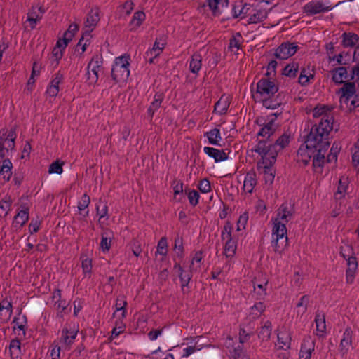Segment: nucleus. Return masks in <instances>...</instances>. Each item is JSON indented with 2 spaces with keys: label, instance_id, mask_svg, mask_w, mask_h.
Returning a JSON list of instances; mask_svg holds the SVG:
<instances>
[{
  "label": "nucleus",
  "instance_id": "obj_1",
  "mask_svg": "<svg viewBox=\"0 0 359 359\" xmlns=\"http://www.w3.org/2000/svg\"><path fill=\"white\" fill-rule=\"evenodd\" d=\"M294 209L288 203H283L272 219L271 247L275 252L281 254L288 245L286 224L292 219Z\"/></svg>",
  "mask_w": 359,
  "mask_h": 359
},
{
  "label": "nucleus",
  "instance_id": "obj_2",
  "mask_svg": "<svg viewBox=\"0 0 359 359\" xmlns=\"http://www.w3.org/2000/svg\"><path fill=\"white\" fill-rule=\"evenodd\" d=\"M253 151L261 156V160L257 163V169L263 174L265 183L271 184L275 177L273 165L276 160V151L269 150L264 143H257Z\"/></svg>",
  "mask_w": 359,
  "mask_h": 359
},
{
  "label": "nucleus",
  "instance_id": "obj_3",
  "mask_svg": "<svg viewBox=\"0 0 359 359\" xmlns=\"http://www.w3.org/2000/svg\"><path fill=\"white\" fill-rule=\"evenodd\" d=\"M313 116L320 118V121L310 132H313V135H318L320 138L328 140L329 134L333 128L334 116L332 109L325 105L317 106L313 111Z\"/></svg>",
  "mask_w": 359,
  "mask_h": 359
},
{
  "label": "nucleus",
  "instance_id": "obj_4",
  "mask_svg": "<svg viewBox=\"0 0 359 359\" xmlns=\"http://www.w3.org/2000/svg\"><path fill=\"white\" fill-rule=\"evenodd\" d=\"M278 86L273 81L264 78L257 83V89L252 96L256 102H262L267 109H276L277 103L273 102L271 98L278 92Z\"/></svg>",
  "mask_w": 359,
  "mask_h": 359
},
{
  "label": "nucleus",
  "instance_id": "obj_5",
  "mask_svg": "<svg viewBox=\"0 0 359 359\" xmlns=\"http://www.w3.org/2000/svg\"><path fill=\"white\" fill-rule=\"evenodd\" d=\"M320 144H323L324 148L330 146V142L327 139L320 138L318 135H313V132H310L307 136L305 144L301 145L297 151V161L307 165L311 157H313L316 153L317 149Z\"/></svg>",
  "mask_w": 359,
  "mask_h": 359
},
{
  "label": "nucleus",
  "instance_id": "obj_6",
  "mask_svg": "<svg viewBox=\"0 0 359 359\" xmlns=\"http://www.w3.org/2000/svg\"><path fill=\"white\" fill-rule=\"evenodd\" d=\"M130 56L124 55L116 57L111 69V77L116 83H125L130 76Z\"/></svg>",
  "mask_w": 359,
  "mask_h": 359
},
{
  "label": "nucleus",
  "instance_id": "obj_7",
  "mask_svg": "<svg viewBox=\"0 0 359 359\" xmlns=\"http://www.w3.org/2000/svg\"><path fill=\"white\" fill-rule=\"evenodd\" d=\"M221 238L224 243V254L227 258L235 256L237 250V237L233 234V226L226 222L221 232Z\"/></svg>",
  "mask_w": 359,
  "mask_h": 359
},
{
  "label": "nucleus",
  "instance_id": "obj_8",
  "mask_svg": "<svg viewBox=\"0 0 359 359\" xmlns=\"http://www.w3.org/2000/svg\"><path fill=\"white\" fill-rule=\"evenodd\" d=\"M250 338L248 334L244 329H240L239 331V342L236 346L233 345V340L231 337H228L225 342V346L229 350V353L233 359H239L240 358H246L243 356V344L248 341Z\"/></svg>",
  "mask_w": 359,
  "mask_h": 359
},
{
  "label": "nucleus",
  "instance_id": "obj_9",
  "mask_svg": "<svg viewBox=\"0 0 359 359\" xmlns=\"http://www.w3.org/2000/svg\"><path fill=\"white\" fill-rule=\"evenodd\" d=\"M79 332V327L74 323L67 324L61 331L59 344L63 350H69L74 343Z\"/></svg>",
  "mask_w": 359,
  "mask_h": 359
},
{
  "label": "nucleus",
  "instance_id": "obj_10",
  "mask_svg": "<svg viewBox=\"0 0 359 359\" xmlns=\"http://www.w3.org/2000/svg\"><path fill=\"white\" fill-rule=\"evenodd\" d=\"M336 6L332 5L328 0H312L304 6L303 11L307 15H313L332 11Z\"/></svg>",
  "mask_w": 359,
  "mask_h": 359
},
{
  "label": "nucleus",
  "instance_id": "obj_11",
  "mask_svg": "<svg viewBox=\"0 0 359 359\" xmlns=\"http://www.w3.org/2000/svg\"><path fill=\"white\" fill-rule=\"evenodd\" d=\"M103 59L100 55H94L87 66V81L90 85H95L98 81L99 72L102 68Z\"/></svg>",
  "mask_w": 359,
  "mask_h": 359
},
{
  "label": "nucleus",
  "instance_id": "obj_12",
  "mask_svg": "<svg viewBox=\"0 0 359 359\" xmlns=\"http://www.w3.org/2000/svg\"><path fill=\"white\" fill-rule=\"evenodd\" d=\"M268 11L262 3L253 4L248 19V24H257L264 20L268 15Z\"/></svg>",
  "mask_w": 359,
  "mask_h": 359
},
{
  "label": "nucleus",
  "instance_id": "obj_13",
  "mask_svg": "<svg viewBox=\"0 0 359 359\" xmlns=\"http://www.w3.org/2000/svg\"><path fill=\"white\" fill-rule=\"evenodd\" d=\"M298 46L295 43L284 42L275 50V57L279 60H287L295 54Z\"/></svg>",
  "mask_w": 359,
  "mask_h": 359
},
{
  "label": "nucleus",
  "instance_id": "obj_14",
  "mask_svg": "<svg viewBox=\"0 0 359 359\" xmlns=\"http://www.w3.org/2000/svg\"><path fill=\"white\" fill-rule=\"evenodd\" d=\"M344 250H341V254L346 260L347 269L346 271V280L348 284L353 283L355 273L358 269V262L355 257L346 255Z\"/></svg>",
  "mask_w": 359,
  "mask_h": 359
},
{
  "label": "nucleus",
  "instance_id": "obj_15",
  "mask_svg": "<svg viewBox=\"0 0 359 359\" xmlns=\"http://www.w3.org/2000/svg\"><path fill=\"white\" fill-rule=\"evenodd\" d=\"M316 346L315 339L310 336L304 338L299 350V359H311Z\"/></svg>",
  "mask_w": 359,
  "mask_h": 359
},
{
  "label": "nucleus",
  "instance_id": "obj_16",
  "mask_svg": "<svg viewBox=\"0 0 359 359\" xmlns=\"http://www.w3.org/2000/svg\"><path fill=\"white\" fill-rule=\"evenodd\" d=\"M165 39L162 37L157 38L153 45V47L146 52V57L149 63H153L155 58L158 57L163 52L165 46Z\"/></svg>",
  "mask_w": 359,
  "mask_h": 359
},
{
  "label": "nucleus",
  "instance_id": "obj_17",
  "mask_svg": "<svg viewBox=\"0 0 359 359\" xmlns=\"http://www.w3.org/2000/svg\"><path fill=\"white\" fill-rule=\"evenodd\" d=\"M290 140V135L287 133L283 134L274 144H271L269 142L266 140H259L258 143H264L265 146H266L269 150H273L276 152V156L278 155V151L284 149L286 146L288 145Z\"/></svg>",
  "mask_w": 359,
  "mask_h": 359
},
{
  "label": "nucleus",
  "instance_id": "obj_18",
  "mask_svg": "<svg viewBox=\"0 0 359 359\" xmlns=\"http://www.w3.org/2000/svg\"><path fill=\"white\" fill-rule=\"evenodd\" d=\"M353 332L351 327H346L342 334L339 344V352L344 356L346 355L352 347Z\"/></svg>",
  "mask_w": 359,
  "mask_h": 359
},
{
  "label": "nucleus",
  "instance_id": "obj_19",
  "mask_svg": "<svg viewBox=\"0 0 359 359\" xmlns=\"http://www.w3.org/2000/svg\"><path fill=\"white\" fill-rule=\"evenodd\" d=\"M329 147L324 148L323 144H320L319 147L317 149V151L313 156V170L316 173H322L323 165L325 163V154Z\"/></svg>",
  "mask_w": 359,
  "mask_h": 359
},
{
  "label": "nucleus",
  "instance_id": "obj_20",
  "mask_svg": "<svg viewBox=\"0 0 359 359\" xmlns=\"http://www.w3.org/2000/svg\"><path fill=\"white\" fill-rule=\"evenodd\" d=\"M99 20V9L97 8H92L87 15L84 25V32L90 34V33L95 29Z\"/></svg>",
  "mask_w": 359,
  "mask_h": 359
},
{
  "label": "nucleus",
  "instance_id": "obj_21",
  "mask_svg": "<svg viewBox=\"0 0 359 359\" xmlns=\"http://www.w3.org/2000/svg\"><path fill=\"white\" fill-rule=\"evenodd\" d=\"M13 314V304L8 299L0 302V322L7 323Z\"/></svg>",
  "mask_w": 359,
  "mask_h": 359
},
{
  "label": "nucleus",
  "instance_id": "obj_22",
  "mask_svg": "<svg viewBox=\"0 0 359 359\" xmlns=\"http://www.w3.org/2000/svg\"><path fill=\"white\" fill-rule=\"evenodd\" d=\"M29 210L28 207L24 206L14 217L12 226L15 229H21L27 223L29 219Z\"/></svg>",
  "mask_w": 359,
  "mask_h": 359
},
{
  "label": "nucleus",
  "instance_id": "obj_23",
  "mask_svg": "<svg viewBox=\"0 0 359 359\" xmlns=\"http://www.w3.org/2000/svg\"><path fill=\"white\" fill-rule=\"evenodd\" d=\"M203 151L210 158H213L216 163L224 161L228 158V155L222 149L205 147L203 148Z\"/></svg>",
  "mask_w": 359,
  "mask_h": 359
},
{
  "label": "nucleus",
  "instance_id": "obj_24",
  "mask_svg": "<svg viewBox=\"0 0 359 359\" xmlns=\"http://www.w3.org/2000/svg\"><path fill=\"white\" fill-rule=\"evenodd\" d=\"M206 4L213 15H219L229 5V0H205Z\"/></svg>",
  "mask_w": 359,
  "mask_h": 359
},
{
  "label": "nucleus",
  "instance_id": "obj_25",
  "mask_svg": "<svg viewBox=\"0 0 359 359\" xmlns=\"http://www.w3.org/2000/svg\"><path fill=\"white\" fill-rule=\"evenodd\" d=\"M257 183L256 173L252 171L247 172L243 180V191L245 193L252 194Z\"/></svg>",
  "mask_w": 359,
  "mask_h": 359
},
{
  "label": "nucleus",
  "instance_id": "obj_26",
  "mask_svg": "<svg viewBox=\"0 0 359 359\" xmlns=\"http://www.w3.org/2000/svg\"><path fill=\"white\" fill-rule=\"evenodd\" d=\"M265 309L266 306L263 302H257L249 308L247 313V318L250 320H255L262 315Z\"/></svg>",
  "mask_w": 359,
  "mask_h": 359
},
{
  "label": "nucleus",
  "instance_id": "obj_27",
  "mask_svg": "<svg viewBox=\"0 0 359 359\" xmlns=\"http://www.w3.org/2000/svg\"><path fill=\"white\" fill-rule=\"evenodd\" d=\"M349 183L350 181L348 177L342 176L340 177L338 182L337 190L334 194L336 200H341L345 197L348 191Z\"/></svg>",
  "mask_w": 359,
  "mask_h": 359
},
{
  "label": "nucleus",
  "instance_id": "obj_28",
  "mask_svg": "<svg viewBox=\"0 0 359 359\" xmlns=\"http://www.w3.org/2000/svg\"><path fill=\"white\" fill-rule=\"evenodd\" d=\"M315 323L316 327V335L319 337H323L326 332L325 316L321 312H316L315 316Z\"/></svg>",
  "mask_w": 359,
  "mask_h": 359
},
{
  "label": "nucleus",
  "instance_id": "obj_29",
  "mask_svg": "<svg viewBox=\"0 0 359 359\" xmlns=\"http://www.w3.org/2000/svg\"><path fill=\"white\" fill-rule=\"evenodd\" d=\"M292 337L289 331L283 330L278 334V346L280 349L288 350L291 346Z\"/></svg>",
  "mask_w": 359,
  "mask_h": 359
},
{
  "label": "nucleus",
  "instance_id": "obj_30",
  "mask_svg": "<svg viewBox=\"0 0 359 359\" xmlns=\"http://www.w3.org/2000/svg\"><path fill=\"white\" fill-rule=\"evenodd\" d=\"M145 19L146 15L143 11L135 12L128 24L129 29L132 32L136 31L140 27Z\"/></svg>",
  "mask_w": 359,
  "mask_h": 359
},
{
  "label": "nucleus",
  "instance_id": "obj_31",
  "mask_svg": "<svg viewBox=\"0 0 359 359\" xmlns=\"http://www.w3.org/2000/svg\"><path fill=\"white\" fill-rule=\"evenodd\" d=\"M230 105L229 96L223 95L215 103L214 111L218 114L222 115L226 113Z\"/></svg>",
  "mask_w": 359,
  "mask_h": 359
},
{
  "label": "nucleus",
  "instance_id": "obj_32",
  "mask_svg": "<svg viewBox=\"0 0 359 359\" xmlns=\"http://www.w3.org/2000/svg\"><path fill=\"white\" fill-rule=\"evenodd\" d=\"M202 55L200 53H194L189 61V70L191 73L197 75L202 67Z\"/></svg>",
  "mask_w": 359,
  "mask_h": 359
},
{
  "label": "nucleus",
  "instance_id": "obj_33",
  "mask_svg": "<svg viewBox=\"0 0 359 359\" xmlns=\"http://www.w3.org/2000/svg\"><path fill=\"white\" fill-rule=\"evenodd\" d=\"M341 38L342 45L345 48H354L359 41L358 36L352 32L343 33Z\"/></svg>",
  "mask_w": 359,
  "mask_h": 359
},
{
  "label": "nucleus",
  "instance_id": "obj_34",
  "mask_svg": "<svg viewBox=\"0 0 359 359\" xmlns=\"http://www.w3.org/2000/svg\"><path fill=\"white\" fill-rule=\"evenodd\" d=\"M163 99V95L161 93H156L154 95V100L147 109V114L151 118H153L154 114L161 107Z\"/></svg>",
  "mask_w": 359,
  "mask_h": 359
},
{
  "label": "nucleus",
  "instance_id": "obj_35",
  "mask_svg": "<svg viewBox=\"0 0 359 359\" xmlns=\"http://www.w3.org/2000/svg\"><path fill=\"white\" fill-rule=\"evenodd\" d=\"M174 268L179 272L182 290L184 293L186 292V287L188 286L191 278V275L189 272H184L182 267L180 264H175Z\"/></svg>",
  "mask_w": 359,
  "mask_h": 359
},
{
  "label": "nucleus",
  "instance_id": "obj_36",
  "mask_svg": "<svg viewBox=\"0 0 359 359\" xmlns=\"http://www.w3.org/2000/svg\"><path fill=\"white\" fill-rule=\"evenodd\" d=\"M81 269L84 278H90L92 276V259L86 255H81L80 257Z\"/></svg>",
  "mask_w": 359,
  "mask_h": 359
},
{
  "label": "nucleus",
  "instance_id": "obj_37",
  "mask_svg": "<svg viewBox=\"0 0 359 359\" xmlns=\"http://www.w3.org/2000/svg\"><path fill=\"white\" fill-rule=\"evenodd\" d=\"M204 136L207 137L209 144L218 146L222 140L221 133L219 128H213L207 131Z\"/></svg>",
  "mask_w": 359,
  "mask_h": 359
},
{
  "label": "nucleus",
  "instance_id": "obj_38",
  "mask_svg": "<svg viewBox=\"0 0 359 359\" xmlns=\"http://www.w3.org/2000/svg\"><path fill=\"white\" fill-rule=\"evenodd\" d=\"M348 77L346 67H341L332 71V79L334 83L341 84Z\"/></svg>",
  "mask_w": 359,
  "mask_h": 359
},
{
  "label": "nucleus",
  "instance_id": "obj_39",
  "mask_svg": "<svg viewBox=\"0 0 359 359\" xmlns=\"http://www.w3.org/2000/svg\"><path fill=\"white\" fill-rule=\"evenodd\" d=\"M341 90L342 93L341 100L348 102L355 94V84L353 83H346L343 86Z\"/></svg>",
  "mask_w": 359,
  "mask_h": 359
},
{
  "label": "nucleus",
  "instance_id": "obj_40",
  "mask_svg": "<svg viewBox=\"0 0 359 359\" xmlns=\"http://www.w3.org/2000/svg\"><path fill=\"white\" fill-rule=\"evenodd\" d=\"M276 125L274 120H271L266 123L258 132V135L269 138L276 131Z\"/></svg>",
  "mask_w": 359,
  "mask_h": 359
},
{
  "label": "nucleus",
  "instance_id": "obj_41",
  "mask_svg": "<svg viewBox=\"0 0 359 359\" xmlns=\"http://www.w3.org/2000/svg\"><path fill=\"white\" fill-rule=\"evenodd\" d=\"M90 203V197L88 194H84L81 197L80 200L78 201V210L81 215H82V212H83V217H87L89 213V210L88 209L89 204Z\"/></svg>",
  "mask_w": 359,
  "mask_h": 359
},
{
  "label": "nucleus",
  "instance_id": "obj_42",
  "mask_svg": "<svg viewBox=\"0 0 359 359\" xmlns=\"http://www.w3.org/2000/svg\"><path fill=\"white\" fill-rule=\"evenodd\" d=\"M11 357L13 359H19L22 355L21 343L18 339H13L9 345Z\"/></svg>",
  "mask_w": 359,
  "mask_h": 359
},
{
  "label": "nucleus",
  "instance_id": "obj_43",
  "mask_svg": "<svg viewBox=\"0 0 359 359\" xmlns=\"http://www.w3.org/2000/svg\"><path fill=\"white\" fill-rule=\"evenodd\" d=\"M268 281L264 278L262 282L257 283L253 281V288L255 292L259 296V299H263L266 295V286Z\"/></svg>",
  "mask_w": 359,
  "mask_h": 359
},
{
  "label": "nucleus",
  "instance_id": "obj_44",
  "mask_svg": "<svg viewBox=\"0 0 359 359\" xmlns=\"http://www.w3.org/2000/svg\"><path fill=\"white\" fill-rule=\"evenodd\" d=\"M314 77V72L313 69H310V68H304L302 69L299 77V82L302 86H306L308 84L311 79H313Z\"/></svg>",
  "mask_w": 359,
  "mask_h": 359
},
{
  "label": "nucleus",
  "instance_id": "obj_45",
  "mask_svg": "<svg viewBox=\"0 0 359 359\" xmlns=\"http://www.w3.org/2000/svg\"><path fill=\"white\" fill-rule=\"evenodd\" d=\"M271 332L272 324L270 321L267 320L265 322L264 325L261 327L258 337L263 341H267L271 337Z\"/></svg>",
  "mask_w": 359,
  "mask_h": 359
},
{
  "label": "nucleus",
  "instance_id": "obj_46",
  "mask_svg": "<svg viewBox=\"0 0 359 359\" xmlns=\"http://www.w3.org/2000/svg\"><path fill=\"white\" fill-rule=\"evenodd\" d=\"M309 297L307 295L302 296L296 306L297 316L302 317L307 311Z\"/></svg>",
  "mask_w": 359,
  "mask_h": 359
},
{
  "label": "nucleus",
  "instance_id": "obj_47",
  "mask_svg": "<svg viewBox=\"0 0 359 359\" xmlns=\"http://www.w3.org/2000/svg\"><path fill=\"white\" fill-rule=\"evenodd\" d=\"M14 329H19L25 334V328L27 325V317L25 315L19 313L13 319Z\"/></svg>",
  "mask_w": 359,
  "mask_h": 359
},
{
  "label": "nucleus",
  "instance_id": "obj_48",
  "mask_svg": "<svg viewBox=\"0 0 359 359\" xmlns=\"http://www.w3.org/2000/svg\"><path fill=\"white\" fill-rule=\"evenodd\" d=\"M65 165L64 161L61 160H56L53 161L48 168L49 174H57L60 175L63 172V165Z\"/></svg>",
  "mask_w": 359,
  "mask_h": 359
},
{
  "label": "nucleus",
  "instance_id": "obj_49",
  "mask_svg": "<svg viewBox=\"0 0 359 359\" xmlns=\"http://www.w3.org/2000/svg\"><path fill=\"white\" fill-rule=\"evenodd\" d=\"M299 70V65L292 62L288 64L283 69V74L288 77H295Z\"/></svg>",
  "mask_w": 359,
  "mask_h": 359
},
{
  "label": "nucleus",
  "instance_id": "obj_50",
  "mask_svg": "<svg viewBox=\"0 0 359 359\" xmlns=\"http://www.w3.org/2000/svg\"><path fill=\"white\" fill-rule=\"evenodd\" d=\"M203 259V255L202 251H197L192 259L191 263V270L198 271L201 268V261Z\"/></svg>",
  "mask_w": 359,
  "mask_h": 359
},
{
  "label": "nucleus",
  "instance_id": "obj_51",
  "mask_svg": "<svg viewBox=\"0 0 359 359\" xmlns=\"http://www.w3.org/2000/svg\"><path fill=\"white\" fill-rule=\"evenodd\" d=\"M11 205V201L10 197L6 196L3 200L0 201V217H5L8 211L10 210V208Z\"/></svg>",
  "mask_w": 359,
  "mask_h": 359
},
{
  "label": "nucleus",
  "instance_id": "obj_52",
  "mask_svg": "<svg viewBox=\"0 0 359 359\" xmlns=\"http://www.w3.org/2000/svg\"><path fill=\"white\" fill-rule=\"evenodd\" d=\"M90 39L91 35L84 32L82 37L77 44L78 51L81 49V53H83L86 50L87 46L90 43Z\"/></svg>",
  "mask_w": 359,
  "mask_h": 359
},
{
  "label": "nucleus",
  "instance_id": "obj_53",
  "mask_svg": "<svg viewBox=\"0 0 359 359\" xmlns=\"http://www.w3.org/2000/svg\"><path fill=\"white\" fill-rule=\"evenodd\" d=\"M90 39L91 35L84 32L82 37L77 44L78 51L81 49V53H83L86 50L87 46L90 43Z\"/></svg>",
  "mask_w": 359,
  "mask_h": 359
},
{
  "label": "nucleus",
  "instance_id": "obj_54",
  "mask_svg": "<svg viewBox=\"0 0 359 359\" xmlns=\"http://www.w3.org/2000/svg\"><path fill=\"white\" fill-rule=\"evenodd\" d=\"M241 39L242 36L239 33L233 35L229 41V49L233 52L238 51L240 49Z\"/></svg>",
  "mask_w": 359,
  "mask_h": 359
},
{
  "label": "nucleus",
  "instance_id": "obj_55",
  "mask_svg": "<svg viewBox=\"0 0 359 359\" xmlns=\"http://www.w3.org/2000/svg\"><path fill=\"white\" fill-rule=\"evenodd\" d=\"M106 233L102 234L100 247L103 252H107L111 248V238L105 236Z\"/></svg>",
  "mask_w": 359,
  "mask_h": 359
},
{
  "label": "nucleus",
  "instance_id": "obj_56",
  "mask_svg": "<svg viewBox=\"0 0 359 359\" xmlns=\"http://www.w3.org/2000/svg\"><path fill=\"white\" fill-rule=\"evenodd\" d=\"M126 305H127V302H126V298H125L124 296L118 297L116 299V304H115L116 311H122V316H123V318H124L126 316Z\"/></svg>",
  "mask_w": 359,
  "mask_h": 359
},
{
  "label": "nucleus",
  "instance_id": "obj_57",
  "mask_svg": "<svg viewBox=\"0 0 359 359\" xmlns=\"http://www.w3.org/2000/svg\"><path fill=\"white\" fill-rule=\"evenodd\" d=\"M168 243L165 237H163L160 239L158 243L157 250L156 254H159L163 256H165L167 254Z\"/></svg>",
  "mask_w": 359,
  "mask_h": 359
},
{
  "label": "nucleus",
  "instance_id": "obj_58",
  "mask_svg": "<svg viewBox=\"0 0 359 359\" xmlns=\"http://www.w3.org/2000/svg\"><path fill=\"white\" fill-rule=\"evenodd\" d=\"M187 197L189 199V203L192 206H196L198 205L199 201V194L196 190H190L187 192Z\"/></svg>",
  "mask_w": 359,
  "mask_h": 359
},
{
  "label": "nucleus",
  "instance_id": "obj_59",
  "mask_svg": "<svg viewBox=\"0 0 359 359\" xmlns=\"http://www.w3.org/2000/svg\"><path fill=\"white\" fill-rule=\"evenodd\" d=\"M198 188L201 193L207 194L211 191V185L210 181L205 178L200 180Z\"/></svg>",
  "mask_w": 359,
  "mask_h": 359
},
{
  "label": "nucleus",
  "instance_id": "obj_60",
  "mask_svg": "<svg viewBox=\"0 0 359 359\" xmlns=\"http://www.w3.org/2000/svg\"><path fill=\"white\" fill-rule=\"evenodd\" d=\"M248 220V215L245 212L242 214L237 222V231H241L245 229Z\"/></svg>",
  "mask_w": 359,
  "mask_h": 359
},
{
  "label": "nucleus",
  "instance_id": "obj_61",
  "mask_svg": "<svg viewBox=\"0 0 359 359\" xmlns=\"http://www.w3.org/2000/svg\"><path fill=\"white\" fill-rule=\"evenodd\" d=\"M78 30L79 27L76 24H71L69 26L68 29L65 32L64 36H65L67 40L72 41L73 36Z\"/></svg>",
  "mask_w": 359,
  "mask_h": 359
},
{
  "label": "nucleus",
  "instance_id": "obj_62",
  "mask_svg": "<svg viewBox=\"0 0 359 359\" xmlns=\"http://www.w3.org/2000/svg\"><path fill=\"white\" fill-rule=\"evenodd\" d=\"M63 80V75L58 72L53 76L49 85L55 88H59V85L62 83Z\"/></svg>",
  "mask_w": 359,
  "mask_h": 359
},
{
  "label": "nucleus",
  "instance_id": "obj_63",
  "mask_svg": "<svg viewBox=\"0 0 359 359\" xmlns=\"http://www.w3.org/2000/svg\"><path fill=\"white\" fill-rule=\"evenodd\" d=\"M97 214L99 216V220H101L103 218H108V208L107 204L103 203L102 208L100 206L97 207Z\"/></svg>",
  "mask_w": 359,
  "mask_h": 359
},
{
  "label": "nucleus",
  "instance_id": "obj_64",
  "mask_svg": "<svg viewBox=\"0 0 359 359\" xmlns=\"http://www.w3.org/2000/svg\"><path fill=\"white\" fill-rule=\"evenodd\" d=\"M174 250L178 255H182L183 253V242L182 238L177 237L175 240Z\"/></svg>",
  "mask_w": 359,
  "mask_h": 359
}]
</instances>
